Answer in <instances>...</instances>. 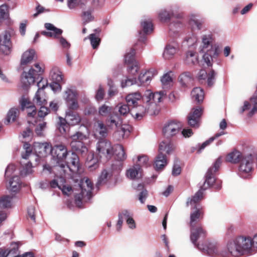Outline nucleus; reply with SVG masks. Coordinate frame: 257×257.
Listing matches in <instances>:
<instances>
[{
	"label": "nucleus",
	"instance_id": "6",
	"mask_svg": "<svg viewBox=\"0 0 257 257\" xmlns=\"http://www.w3.org/2000/svg\"><path fill=\"white\" fill-rule=\"evenodd\" d=\"M194 246L204 254L212 257H226L225 247L216 242L197 243Z\"/></svg>",
	"mask_w": 257,
	"mask_h": 257
},
{
	"label": "nucleus",
	"instance_id": "57",
	"mask_svg": "<svg viewBox=\"0 0 257 257\" xmlns=\"http://www.w3.org/2000/svg\"><path fill=\"white\" fill-rule=\"evenodd\" d=\"M141 26L145 34H148L153 31V25L150 20L142 21Z\"/></svg>",
	"mask_w": 257,
	"mask_h": 257
},
{
	"label": "nucleus",
	"instance_id": "24",
	"mask_svg": "<svg viewBox=\"0 0 257 257\" xmlns=\"http://www.w3.org/2000/svg\"><path fill=\"white\" fill-rule=\"evenodd\" d=\"M198 13H191L188 17V24L194 30H200L203 29V21L199 20Z\"/></svg>",
	"mask_w": 257,
	"mask_h": 257
},
{
	"label": "nucleus",
	"instance_id": "2",
	"mask_svg": "<svg viewBox=\"0 0 257 257\" xmlns=\"http://www.w3.org/2000/svg\"><path fill=\"white\" fill-rule=\"evenodd\" d=\"M60 189L64 194L67 195H69L73 192L75 204L77 206L80 207L83 202L89 201L92 197V191L93 189V184L89 178L84 177L80 180L78 186H76L73 189L64 183Z\"/></svg>",
	"mask_w": 257,
	"mask_h": 257
},
{
	"label": "nucleus",
	"instance_id": "42",
	"mask_svg": "<svg viewBox=\"0 0 257 257\" xmlns=\"http://www.w3.org/2000/svg\"><path fill=\"white\" fill-rule=\"evenodd\" d=\"M243 156L240 152L235 151L229 153L226 158V161L233 163L236 164L240 162L242 157Z\"/></svg>",
	"mask_w": 257,
	"mask_h": 257
},
{
	"label": "nucleus",
	"instance_id": "7",
	"mask_svg": "<svg viewBox=\"0 0 257 257\" xmlns=\"http://www.w3.org/2000/svg\"><path fill=\"white\" fill-rule=\"evenodd\" d=\"M25 153H22L23 161L21 162L22 169L20 171L21 176H25L32 174L33 172L31 162L33 160L38 161V158L34 153L32 152V148L31 145L25 143L24 144Z\"/></svg>",
	"mask_w": 257,
	"mask_h": 257
},
{
	"label": "nucleus",
	"instance_id": "4",
	"mask_svg": "<svg viewBox=\"0 0 257 257\" xmlns=\"http://www.w3.org/2000/svg\"><path fill=\"white\" fill-rule=\"evenodd\" d=\"M35 69L31 68L28 72L24 71L22 74L21 86L24 89H27L36 79H40L37 83L38 90H43L47 86V82L41 77L43 69L38 63L34 65Z\"/></svg>",
	"mask_w": 257,
	"mask_h": 257
},
{
	"label": "nucleus",
	"instance_id": "35",
	"mask_svg": "<svg viewBox=\"0 0 257 257\" xmlns=\"http://www.w3.org/2000/svg\"><path fill=\"white\" fill-rule=\"evenodd\" d=\"M126 177L132 180L138 179L142 176V170L139 165H134L128 170L126 172Z\"/></svg>",
	"mask_w": 257,
	"mask_h": 257
},
{
	"label": "nucleus",
	"instance_id": "23",
	"mask_svg": "<svg viewBox=\"0 0 257 257\" xmlns=\"http://www.w3.org/2000/svg\"><path fill=\"white\" fill-rule=\"evenodd\" d=\"M202 113V109L200 107L193 108L188 116V124L194 127H197L199 124V119Z\"/></svg>",
	"mask_w": 257,
	"mask_h": 257
},
{
	"label": "nucleus",
	"instance_id": "38",
	"mask_svg": "<svg viewBox=\"0 0 257 257\" xmlns=\"http://www.w3.org/2000/svg\"><path fill=\"white\" fill-rule=\"evenodd\" d=\"M168 163L166 155L162 153H159L155 161V168L157 171L162 170L165 168Z\"/></svg>",
	"mask_w": 257,
	"mask_h": 257
},
{
	"label": "nucleus",
	"instance_id": "51",
	"mask_svg": "<svg viewBox=\"0 0 257 257\" xmlns=\"http://www.w3.org/2000/svg\"><path fill=\"white\" fill-rule=\"evenodd\" d=\"M135 55V50L133 49H131L125 53L124 56V63L127 64L136 62L135 61L134 57Z\"/></svg>",
	"mask_w": 257,
	"mask_h": 257
},
{
	"label": "nucleus",
	"instance_id": "50",
	"mask_svg": "<svg viewBox=\"0 0 257 257\" xmlns=\"http://www.w3.org/2000/svg\"><path fill=\"white\" fill-rule=\"evenodd\" d=\"M112 111V107L106 104L102 105L98 108V113L102 116H109L111 114Z\"/></svg>",
	"mask_w": 257,
	"mask_h": 257
},
{
	"label": "nucleus",
	"instance_id": "62",
	"mask_svg": "<svg viewBox=\"0 0 257 257\" xmlns=\"http://www.w3.org/2000/svg\"><path fill=\"white\" fill-rule=\"evenodd\" d=\"M181 172V168L180 166V162L178 160H176L174 161L172 174L173 176H178Z\"/></svg>",
	"mask_w": 257,
	"mask_h": 257
},
{
	"label": "nucleus",
	"instance_id": "19",
	"mask_svg": "<svg viewBox=\"0 0 257 257\" xmlns=\"http://www.w3.org/2000/svg\"><path fill=\"white\" fill-rule=\"evenodd\" d=\"M60 167L62 169H63L64 173L66 172V169H68L72 172L78 171L80 167V164L79 159L77 155L72 152L70 156L68 158V161L67 162L66 166L62 164Z\"/></svg>",
	"mask_w": 257,
	"mask_h": 257
},
{
	"label": "nucleus",
	"instance_id": "44",
	"mask_svg": "<svg viewBox=\"0 0 257 257\" xmlns=\"http://www.w3.org/2000/svg\"><path fill=\"white\" fill-rule=\"evenodd\" d=\"M122 215L124 218L126 219V222L128 227L131 229H134L136 228V224L134 219L133 218V214L127 210L122 211Z\"/></svg>",
	"mask_w": 257,
	"mask_h": 257
},
{
	"label": "nucleus",
	"instance_id": "61",
	"mask_svg": "<svg viewBox=\"0 0 257 257\" xmlns=\"http://www.w3.org/2000/svg\"><path fill=\"white\" fill-rule=\"evenodd\" d=\"M183 27V24L180 20H176L171 22L169 25V28L171 31H177V30L182 28Z\"/></svg>",
	"mask_w": 257,
	"mask_h": 257
},
{
	"label": "nucleus",
	"instance_id": "47",
	"mask_svg": "<svg viewBox=\"0 0 257 257\" xmlns=\"http://www.w3.org/2000/svg\"><path fill=\"white\" fill-rule=\"evenodd\" d=\"M115 109L118 111L119 116H126L130 112L131 109L129 108V105L127 104L122 103H118L115 107Z\"/></svg>",
	"mask_w": 257,
	"mask_h": 257
},
{
	"label": "nucleus",
	"instance_id": "30",
	"mask_svg": "<svg viewBox=\"0 0 257 257\" xmlns=\"http://www.w3.org/2000/svg\"><path fill=\"white\" fill-rule=\"evenodd\" d=\"M157 74V71L155 69H151L144 73H141L138 80L140 86L143 84H148L153 77Z\"/></svg>",
	"mask_w": 257,
	"mask_h": 257
},
{
	"label": "nucleus",
	"instance_id": "53",
	"mask_svg": "<svg viewBox=\"0 0 257 257\" xmlns=\"http://www.w3.org/2000/svg\"><path fill=\"white\" fill-rule=\"evenodd\" d=\"M137 189L142 190L138 195V199L141 203L144 204L148 197V191L147 190L144 189V186L141 184L138 185Z\"/></svg>",
	"mask_w": 257,
	"mask_h": 257
},
{
	"label": "nucleus",
	"instance_id": "5",
	"mask_svg": "<svg viewBox=\"0 0 257 257\" xmlns=\"http://www.w3.org/2000/svg\"><path fill=\"white\" fill-rule=\"evenodd\" d=\"M250 240L246 236H239L229 240L225 247L229 254L235 257L250 253Z\"/></svg>",
	"mask_w": 257,
	"mask_h": 257
},
{
	"label": "nucleus",
	"instance_id": "8",
	"mask_svg": "<svg viewBox=\"0 0 257 257\" xmlns=\"http://www.w3.org/2000/svg\"><path fill=\"white\" fill-rule=\"evenodd\" d=\"M73 109H68L66 111L65 118L59 117V120L57 122V127L61 134L66 132L68 125H75L78 124L81 120L79 114Z\"/></svg>",
	"mask_w": 257,
	"mask_h": 257
},
{
	"label": "nucleus",
	"instance_id": "25",
	"mask_svg": "<svg viewBox=\"0 0 257 257\" xmlns=\"http://www.w3.org/2000/svg\"><path fill=\"white\" fill-rule=\"evenodd\" d=\"M44 26L48 31H42L41 34L47 37L58 38L63 32L61 29L56 28L51 23H45Z\"/></svg>",
	"mask_w": 257,
	"mask_h": 257
},
{
	"label": "nucleus",
	"instance_id": "48",
	"mask_svg": "<svg viewBox=\"0 0 257 257\" xmlns=\"http://www.w3.org/2000/svg\"><path fill=\"white\" fill-rule=\"evenodd\" d=\"M50 76L53 81L62 82L63 75L58 67H54L50 71Z\"/></svg>",
	"mask_w": 257,
	"mask_h": 257
},
{
	"label": "nucleus",
	"instance_id": "34",
	"mask_svg": "<svg viewBox=\"0 0 257 257\" xmlns=\"http://www.w3.org/2000/svg\"><path fill=\"white\" fill-rule=\"evenodd\" d=\"M144 96L139 92H135L129 93L125 96V100L127 104L129 106H136L139 102L141 101V99L143 100Z\"/></svg>",
	"mask_w": 257,
	"mask_h": 257
},
{
	"label": "nucleus",
	"instance_id": "52",
	"mask_svg": "<svg viewBox=\"0 0 257 257\" xmlns=\"http://www.w3.org/2000/svg\"><path fill=\"white\" fill-rule=\"evenodd\" d=\"M0 205L3 209L10 208L12 206V198L8 195L0 197Z\"/></svg>",
	"mask_w": 257,
	"mask_h": 257
},
{
	"label": "nucleus",
	"instance_id": "28",
	"mask_svg": "<svg viewBox=\"0 0 257 257\" xmlns=\"http://www.w3.org/2000/svg\"><path fill=\"white\" fill-rule=\"evenodd\" d=\"M122 120L121 117L114 113L111 114L106 119V125L110 128H118L121 125Z\"/></svg>",
	"mask_w": 257,
	"mask_h": 257
},
{
	"label": "nucleus",
	"instance_id": "21",
	"mask_svg": "<svg viewBox=\"0 0 257 257\" xmlns=\"http://www.w3.org/2000/svg\"><path fill=\"white\" fill-rule=\"evenodd\" d=\"M51 155L54 158H56L59 163L66 158L68 155L67 149L63 144L54 145L52 147Z\"/></svg>",
	"mask_w": 257,
	"mask_h": 257
},
{
	"label": "nucleus",
	"instance_id": "27",
	"mask_svg": "<svg viewBox=\"0 0 257 257\" xmlns=\"http://www.w3.org/2000/svg\"><path fill=\"white\" fill-rule=\"evenodd\" d=\"M20 103L22 109L27 108L28 109V116L29 118H33V117L36 114V109L35 106L31 105L29 99L25 96H22L20 100Z\"/></svg>",
	"mask_w": 257,
	"mask_h": 257
},
{
	"label": "nucleus",
	"instance_id": "36",
	"mask_svg": "<svg viewBox=\"0 0 257 257\" xmlns=\"http://www.w3.org/2000/svg\"><path fill=\"white\" fill-rule=\"evenodd\" d=\"M178 49V45L175 43L169 44L166 45L163 52V57L165 59H170L176 54Z\"/></svg>",
	"mask_w": 257,
	"mask_h": 257
},
{
	"label": "nucleus",
	"instance_id": "13",
	"mask_svg": "<svg viewBox=\"0 0 257 257\" xmlns=\"http://www.w3.org/2000/svg\"><path fill=\"white\" fill-rule=\"evenodd\" d=\"M96 152L99 158L110 160L113 156V146L106 140L99 141L96 144Z\"/></svg>",
	"mask_w": 257,
	"mask_h": 257
},
{
	"label": "nucleus",
	"instance_id": "16",
	"mask_svg": "<svg viewBox=\"0 0 257 257\" xmlns=\"http://www.w3.org/2000/svg\"><path fill=\"white\" fill-rule=\"evenodd\" d=\"M77 92L73 88H68L64 92V99L70 109H77L78 108Z\"/></svg>",
	"mask_w": 257,
	"mask_h": 257
},
{
	"label": "nucleus",
	"instance_id": "26",
	"mask_svg": "<svg viewBox=\"0 0 257 257\" xmlns=\"http://www.w3.org/2000/svg\"><path fill=\"white\" fill-rule=\"evenodd\" d=\"M86 166L90 171H93L99 167V159L92 152H89L86 160Z\"/></svg>",
	"mask_w": 257,
	"mask_h": 257
},
{
	"label": "nucleus",
	"instance_id": "64",
	"mask_svg": "<svg viewBox=\"0 0 257 257\" xmlns=\"http://www.w3.org/2000/svg\"><path fill=\"white\" fill-rule=\"evenodd\" d=\"M191 78V74L189 72H185L182 73L179 77V81L182 85L185 84V83L190 80Z\"/></svg>",
	"mask_w": 257,
	"mask_h": 257
},
{
	"label": "nucleus",
	"instance_id": "56",
	"mask_svg": "<svg viewBox=\"0 0 257 257\" xmlns=\"http://www.w3.org/2000/svg\"><path fill=\"white\" fill-rule=\"evenodd\" d=\"M88 39L90 40L93 49L97 48L100 43V39L99 36L96 35V34H91L89 35Z\"/></svg>",
	"mask_w": 257,
	"mask_h": 257
},
{
	"label": "nucleus",
	"instance_id": "40",
	"mask_svg": "<svg viewBox=\"0 0 257 257\" xmlns=\"http://www.w3.org/2000/svg\"><path fill=\"white\" fill-rule=\"evenodd\" d=\"M113 155L118 161H123L126 159L127 156L124 152L122 146L116 144L113 146Z\"/></svg>",
	"mask_w": 257,
	"mask_h": 257
},
{
	"label": "nucleus",
	"instance_id": "3",
	"mask_svg": "<svg viewBox=\"0 0 257 257\" xmlns=\"http://www.w3.org/2000/svg\"><path fill=\"white\" fill-rule=\"evenodd\" d=\"M201 44L199 48L200 53H204L203 56L204 61L208 66L212 65L213 59H216L219 54V46L213 44V38L211 34L201 36Z\"/></svg>",
	"mask_w": 257,
	"mask_h": 257
},
{
	"label": "nucleus",
	"instance_id": "43",
	"mask_svg": "<svg viewBox=\"0 0 257 257\" xmlns=\"http://www.w3.org/2000/svg\"><path fill=\"white\" fill-rule=\"evenodd\" d=\"M33 101L38 105H44L46 103V97L43 90H37Z\"/></svg>",
	"mask_w": 257,
	"mask_h": 257
},
{
	"label": "nucleus",
	"instance_id": "22",
	"mask_svg": "<svg viewBox=\"0 0 257 257\" xmlns=\"http://www.w3.org/2000/svg\"><path fill=\"white\" fill-rule=\"evenodd\" d=\"M52 146L48 143H35L34 145V150L37 155H35L39 159L40 157H45L51 154Z\"/></svg>",
	"mask_w": 257,
	"mask_h": 257
},
{
	"label": "nucleus",
	"instance_id": "41",
	"mask_svg": "<svg viewBox=\"0 0 257 257\" xmlns=\"http://www.w3.org/2000/svg\"><path fill=\"white\" fill-rule=\"evenodd\" d=\"M21 181L18 176H14L9 181L8 189L13 192L18 191L21 187Z\"/></svg>",
	"mask_w": 257,
	"mask_h": 257
},
{
	"label": "nucleus",
	"instance_id": "45",
	"mask_svg": "<svg viewBox=\"0 0 257 257\" xmlns=\"http://www.w3.org/2000/svg\"><path fill=\"white\" fill-rule=\"evenodd\" d=\"M162 88L164 90L169 89L173 86V79L170 74H165L161 79Z\"/></svg>",
	"mask_w": 257,
	"mask_h": 257
},
{
	"label": "nucleus",
	"instance_id": "49",
	"mask_svg": "<svg viewBox=\"0 0 257 257\" xmlns=\"http://www.w3.org/2000/svg\"><path fill=\"white\" fill-rule=\"evenodd\" d=\"M19 114V109L18 107L11 108L7 114V121L8 122H14Z\"/></svg>",
	"mask_w": 257,
	"mask_h": 257
},
{
	"label": "nucleus",
	"instance_id": "37",
	"mask_svg": "<svg viewBox=\"0 0 257 257\" xmlns=\"http://www.w3.org/2000/svg\"><path fill=\"white\" fill-rule=\"evenodd\" d=\"M94 10L93 7H89L88 9L82 10L81 17L83 25H86L94 20V17L93 15Z\"/></svg>",
	"mask_w": 257,
	"mask_h": 257
},
{
	"label": "nucleus",
	"instance_id": "15",
	"mask_svg": "<svg viewBox=\"0 0 257 257\" xmlns=\"http://www.w3.org/2000/svg\"><path fill=\"white\" fill-rule=\"evenodd\" d=\"M183 127L181 122L171 120L166 123L163 128V133L167 138H171L177 135Z\"/></svg>",
	"mask_w": 257,
	"mask_h": 257
},
{
	"label": "nucleus",
	"instance_id": "59",
	"mask_svg": "<svg viewBox=\"0 0 257 257\" xmlns=\"http://www.w3.org/2000/svg\"><path fill=\"white\" fill-rule=\"evenodd\" d=\"M138 162L139 164L137 165H139V166H145L148 167L151 165V163L149 161V158L148 156L142 155H139L137 157Z\"/></svg>",
	"mask_w": 257,
	"mask_h": 257
},
{
	"label": "nucleus",
	"instance_id": "17",
	"mask_svg": "<svg viewBox=\"0 0 257 257\" xmlns=\"http://www.w3.org/2000/svg\"><path fill=\"white\" fill-rule=\"evenodd\" d=\"M167 94L166 90H163L153 93L150 90H147L144 94L143 101L146 102L147 104L154 102L155 104V110L157 107V103L162 101Z\"/></svg>",
	"mask_w": 257,
	"mask_h": 257
},
{
	"label": "nucleus",
	"instance_id": "39",
	"mask_svg": "<svg viewBox=\"0 0 257 257\" xmlns=\"http://www.w3.org/2000/svg\"><path fill=\"white\" fill-rule=\"evenodd\" d=\"M198 54L193 51H188L186 54L184 58V62L188 65H193L197 64L198 62Z\"/></svg>",
	"mask_w": 257,
	"mask_h": 257
},
{
	"label": "nucleus",
	"instance_id": "54",
	"mask_svg": "<svg viewBox=\"0 0 257 257\" xmlns=\"http://www.w3.org/2000/svg\"><path fill=\"white\" fill-rule=\"evenodd\" d=\"M65 183V180L63 177H57L50 182L51 187L55 188L58 187L59 189L61 186Z\"/></svg>",
	"mask_w": 257,
	"mask_h": 257
},
{
	"label": "nucleus",
	"instance_id": "18",
	"mask_svg": "<svg viewBox=\"0 0 257 257\" xmlns=\"http://www.w3.org/2000/svg\"><path fill=\"white\" fill-rule=\"evenodd\" d=\"M216 72L213 69L208 73L206 70L202 69L199 71L197 74V79L200 83H206L209 87L212 86L215 81Z\"/></svg>",
	"mask_w": 257,
	"mask_h": 257
},
{
	"label": "nucleus",
	"instance_id": "10",
	"mask_svg": "<svg viewBox=\"0 0 257 257\" xmlns=\"http://www.w3.org/2000/svg\"><path fill=\"white\" fill-rule=\"evenodd\" d=\"M150 115L155 114V104L154 102L147 104L144 101L143 105L138 104L132 107L131 114L136 119L140 120L147 113Z\"/></svg>",
	"mask_w": 257,
	"mask_h": 257
},
{
	"label": "nucleus",
	"instance_id": "32",
	"mask_svg": "<svg viewBox=\"0 0 257 257\" xmlns=\"http://www.w3.org/2000/svg\"><path fill=\"white\" fill-rule=\"evenodd\" d=\"M36 58V52L34 49H29L23 53L21 59V66L31 63Z\"/></svg>",
	"mask_w": 257,
	"mask_h": 257
},
{
	"label": "nucleus",
	"instance_id": "60",
	"mask_svg": "<svg viewBox=\"0 0 257 257\" xmlns=\"http://www.w3.org/2000/svg\"><path fill=\"white\" fill-rule=\"evenodd\" d=\"M17 171L16 167L14 164H9L5 171V177L9 178L14 174V176H16L15 174V172Z\"/></svg>",
	"mask_w": 257,
	"mask_h": 257
},
{
	"label": "nucleus",
	"instance_id": "11",
	"mask_svg": "<svg viewBox=\"0 0 257 257\" xmlns=\"http://www.w3.org/2000/svg\"><path fill=\"white\" fill-rule=\"evenodd\" d=\"M254 155L249 153L243 155L238 167V174L243 178H246L252 171L254 162Z\"/></svg>",
	"mask_w": 257,
	"mask_h": 257
},
{
	"label": "nucleus",
	"instance_id": "33",
	"mask_svg": "<svg viewBox=\"0 0 257 257\" xmlns=\"http://www.w3.org/2000/svg\"><path fill=\"white\" fill-rule=\"evenodd\" d=\"M94 135L97 137L105 138L107 136L108 131L106 126L101 120H97L94 124Z\"/></svg>",
	"mask_w": 257,
	"mask_h": 257
},
{
	"label": "nucleus",
	"instance_id": "14",
	"mask_svg": "<svg viewBox=\"0 0 257 257\" xmlns=\"http://www.w3.org/2000/svg\"><path fill=\"white\" fill-rule=\"evenodd\" d=\"M116 167L112 165L103 168L99 175L96 186L97 188L104 185H108L116 172Z\"/></svg>",
	"mask_w": 257,
	"mask_h": 257
},
{
	"label": "nucleus",
	"instance_id": "9",
	"mask_svg": "<svg viewBox=\"0 0 257 257\" xmlns=\"http://www.w3.org/2000/svg\"><path fill=\"white\" fill-rule=\"evenodd\" d=\"M70 138L71 139L70 145L72 149L80 154L82 156L85 157L88 150L83 141L86 140V136L81 132H77L71 135Z\"/></svg>",
	"mask_w": 257,
	"mask_h": 257
},
{
	"label": "nucleus",
	"instance_id": "12",
	"mask_svg": "<svg viewBox=\"0 0 257 257\" xmlns=\"http://www.w3.org/2000/svg\"><path fill=\"white\" fill-rule=\"evenodd\" d=\"M158 18L160 21L166 23L169 22L171 18L181 19L183 18V13L180 12L177 6H174L169 9H164L158 12Z\"/></svg>",
	"mask_w": 257,
	"mask_h": 257
},
{
	"label": "nucleus",
	"instance_id": "20",
	"mask_svg": "<svg viewBox=\"0 0 257 257\" xmlns=\"http://www.w3.org/2000/svg\"><path fill=\"white\" fill-rule=\"evenodd\" d=\"M12 48L11 35L6 31L0 35V51L5 55L10 53Z\"/></svg>",
	"mask_w": 257,
	"mask_h": 257
},
{
	"label": "nucleus",
	"instance_id": "31",
	"mask_svg": "<svg viewBox=\"0 0 257 257\" xmlns=\"http://www.w3.org/2000/svg\"><path fill=\"white\" fill-rule=\"evenodd\" d=\"M28 122L36 125L35 131L38 136H43L44 135V132L46 127V122L45 121L41 119H36L33 120L31 119V118H29Z\"/></svg>",
	"mask_w": 257,
	"mask_h": 257
},
{
	"label": "nucleus",
	"instance_id": "46",
	"mask_svg": "<svg viewBox=\"0 0 257 257\" xmlns=\"http://www.w3.org/2000/svg\"><path fill=\"white\" fill-rule=\"evenodd\" d=\"M191 95L196 101L200 103L202 102L204 99V93L201 88L196 87L192 90Z\"/></svg>",
	"mask_w": 257,
	"mask_h": 257
},
{
	"label": "nucleus",
	"instance_id": "58",
	"mask_svg": "<svg viewBox=\"0 0 257 257\" xmlns=\"http://www.w3.org/2000/svg\"><path fill=\"white\" fill-rule=\"evenodd\" d=\"M129 65L127 69L128 73L133 76L136 75L138 73L140 69L139 63L135 62Z\"/></svg>",
	"mask_w": 257,
	"mask_h": 257
},
{
	"label": "nucleus",
	"instance_id": "1",
	"mask_svg": "<svg viewBox=\"0 0 257 257\" xmlns=\"http://www.w3.org/2000/svg\"><path fill=\"white\" fill-rule=\"evenodd\" d=\"M222 163V158L218 157L213 163L212 166L207 170L205 175V180L200 189L191 198H188L186 202L187 206H191L192 211L190 213L191 234L190 239L192 243L195 245L196 241L200 238L206 236V231L201 226L195 227V224L201 217L202 206L199 201L203 198V191L212 186L215 182V173L218 171Z\"/></svg>",
	"mask_w": 257,
	"mask_h": 257
},
{
	"label": "nucleus",
	"instance_id": "55",
	"mask_svg": "<svg viewBox=\"0 0 257 257\" xmlns=\"http://www.w3.org/2000/svg\"><path fill=\"white\" fill-rule=\"evenodd\" d=\"M134 84L140 86V84L136 78H131L126 77L124 79L122 80L121 82V86L122 88L130 86Z\"/></svg>",
	"mask_w": 257,
	"mask_h": 257
},
{
	"label": "nucleus",
	"instance_id": "29",
	"mask_svg": "<svg viewBox=\"0 0 257 257\" xmlns=\"http://www.w3.org/2000/svg\"><path fill=\"white\" fill-rule=\"evenodd\" d=\"M175 146L170 140H163L159 144V152L163 154L165 152L167 155H170L175 149Z\"/></svg>",
	"mask_w": 257,
	"mask_h": 257
},
{
	"label": "nucleus",
	"instance_id": "63",
	"mask_svg": "<svg viewBox=\"0 0 257 257\" xmlns=\"http://www.w3.org/2000/svg\"><path fill=\"white\" fill-rule=\"evenodd\" d=\"M246 238L250 240V253H251L254 251V249H257V233L253 237L246 236Z\"/></svg>",
	"mask_w": 257,
	"mask_h": 257
}]
</instances>
